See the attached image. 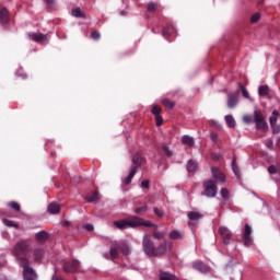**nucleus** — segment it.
Listing matches in <instances>:
<instances>
[{
  "instance_id": "1",
  "label": "nucleus",
  "mask_w": 280,
  "mask_h": 280,
  "mask_svg": "<svg viewBox=\"0 0 280 280\" xmlns=\"http://www.w3.org/2000/svg\"><path fill=\"white\" fill-rule=\"evenodd\" d=\"M211 174L212 178L203 183V194L207 198H215L218 194V186H215V183H221V185L226 183V175H224L220 168L212 167Z\"/></svg>"
},
{
  "instance_id": "2",
  "label": "nucleus",
  "mask_w": 280,
  "mask_h": 280,
  "mask_svg": "<svg viewBox=\"0 0 280 280\" xmlns=\"http://www.w3.org/2000/svg\"><path fill=\"white\" fill-rule=\"evenodd\" d=\"M114 226H116V229H119L120 231H125L126 229H137V226H154V229H156V225L152 224V222L145 221L137 215H133L129 219L114 221Z\"/></svg>"
},
{
  "instance_id": "3",
  "label": "nucleus",
  "mask_w": 280,
  "mask_h": 280,
  "mask_svg": "<svg viewBox=\"0 0 280 280\" xmlns=\"http://www.w3.org/2000/svg\"><path fill=\"white\" fill-rule=\"evenodd\" d=\"M30 253H32V243L28 240L18 242L12 249V255L16 257L19 264L20 259L27 257Z\"/></svg>"
},
{
  "instance_id": "4",
  "label": "nucleus",
  "mask_w": 280,
  "mask_h": 280,
  "mask_svg": "<svg viewBox=\"0 0 280 280\" xmlns=\"http://www.w3.org/2000/svg\"><path fill=\"white\" fill-rule=\"evenodd\" d=\"M142 246L145 255L153 257V255H163L165 253V246L161 245L158 250H154V243L150 241V235H145L142 241Z\"/></svg>"
},
{
  "instance_id": "5",
  "label": "nucleus",
  "mask_w": 280,
  "mask_h": 280,
  "mask_svg": "<svg viewBox=\"0 0 280 280\" xmlns=\"http://www.w3.org/2000/svg\"><path fill=\"white\" fill-rule=\"evenodd\" d=\"M143 163V158L136 155L132 159V166L130 168V172L128 176L125 179V185H130L132 183V178H135V175L137 174V170H139V166Z\"/></svg>"
},
{
  "instance_id": "6",
  "label": "nucleus",
  "mask_w": 280,
  "mask_h": 280,
  "mask_svg": "<svg viewBox=\"0 0 280 280\" xmlns=\"http://www.w3.org/2000/svg\"><path fill=\"white\" fill-rule=\"evenodd\" d=\"M20 266L23 268L24 280H34L36 279V272L33 268L30 267V260L25 258L20 259Z\"/></svg>"
},
{
  "instance_id": "7",
  "label": "nucleus",
  "mask_w": 280,
  "mask_h": 280,
  "mask_svg": "<svg viewBox=\"0 0 280 280\" xmlns=\"http://www.w3.org/2000/svg\"><path fill=\"white\" fill-rule=\"evenodd\" d=\"M254 117H255L256 128L258 130H264V131L268 130V122H266V119L264 118V116H261V114L255 112Z\"/></svg>"
},
{
  "instance_id": "8",
  "label": "nucleus",
  "mask_w": 280,
  "mask_h": 280,
  "mask_svg": "<svg viewBox=\"0 0 280 280\" xmlns=\"http://www.w3.org/2000/svg\"><path fill=\"white\" fill-rule=\"evenodd\" d=\"M244 235V244L246 246H250V244H253V237H250V235H253V228H250V225L245 224V230L243 232Z\"/></svg>"
},
{
  "instance_id": "9",
  "label": "nucleus",
  "mask_w": 280,
  "mask_h": 280,
  "mask_svg": "<svg viewBox=\"0 0 280 280\" xmlns=\"http://www.w3.org/2000/svg\"><path fill=\"white\" fill-rule=\"evenodd\" d=\"M240 104V95L237 93L228 94V107L235 108Z\"/></svg>"
},
{
  "instance_id": "10",
  "label": "nucleus",
  "mask_w": 280,
  "mask_h": 280,
  "mask_svg": "<svg viewBox=\"0 0 280 280\" xmlns=\"http://www.w3.org/2000/svg\"><path fill=\"white\" fill-rule=\"evenodd\" d=\"M219 233L223 240V244L228 245L231 243V231H229V228L226 226L220 228Z\"/></svg>"
},
{
  "instance_id": "11",
  "label": "nucleus",
  "mask_w": 280,
  "mask_h": 280,
  "mask_svg": "<svg viewBox=\"0 0 280 280\" xmlns=\"http://www.w3.org/2000/svg\"><path fill=\"white\" fill-rule=\"evenodd\" d=\"M80 268V261L72 260L63 266L65 272H75Z\"/></svg>"
},
{
  "instance_id": "12",
  "label": "nucleus",
  "mask_w": 280,
  "mask_h": 280,
  "mask_svg": "<svg viewBox=\"0 0 280 280\" xmlns=\"http://www.w3.org/2000/svg\"><path fill=\"white\" fill-rule=\"evenodd\" d=\"M47 240H49V233H47L45 231L37 232V234H36L37 244H45V242H47Z\"/></svg>"
},
{
  "instance_id": "13",
  "label": "nucleus",
  "mask_w": 280,
  "mask_h": 280,
  "mask_svg": "<svg viewBox=\"0 0 280 280\" xmlns=\"http://www.w3.org/2000/svg\"><path fill=\"white\" fill-rule=\"evenodd\" d=\"M182 143L184 145H188V148H194V145L196 144V141L194 140V137L183 136L182 137Z\"/></svg>"
},
{
  "instance_id": "14",
  "label": "nucleus",
  "mask_w": 280,
  "mask_h": 280,
  "mask_svg": "<svg viewBox=\"0 0 280 280\" xmlns=\"http://www.w3.org/2000/svg\"><path fill=\"white\" fill-rule=\"evenodd\" d=\"M192 268L195 270H198L199 272H209V267L205 264H202L201 261H197L192 265Z\"/></svg>"
},
{
  "instance_id": "15",
  "label": "nucleus",
  "mask_w": 280,
  "mask_h": 280,
  "mask_svg": "<svg viewBox=\"0 0 280 280\" xmlns=\"http://www.w3.org/2000/svg\"><path fill=\"white\" fill-rule=\"evenodd\" d=\"M186 167H187V172L189 174H194L198 170V162L190 160V161H188Z\"/></svg>"
},
{
  "instance_id": "16",
  "label": "nucleus",
  "mask_w": 280,
  "mask_h": 280,
  "mask_svg": "<svg viewBox=\"0 0 280 280\" xmlns=\"http://www.w3.org/2000/svg\"><path fill=\"white\" fill-rule=\"evenodd\" d=\"M48 212L51 213V215H56V213H60V205H58L57 202L49 203Z\"/></svg>"
},
{
  "instance_id": "17",
  "label": "nucleus",
  "mask_w": 280,
  "mask_h": 280,
  "mask_svg": "<svg viewBox=\"0 0 280 280\" xmlns=\"http://www.w3.org/2000/svg\"><path fill=\"white\" fill-rule=\"evenodd\" d=\"M187 217L189 218V220L191 222H198V220H200V218H202V214L197 211H190L187 213Z\"/></svg>"
},
{
  "instance_id": "18",
  "label": "nucleus",
  "mask_w": 280,
  "mask_h": 280,
  "mask_svg": "<svg viewBox=\"0 0 280 280\" xmlns=\"http://www.w3.org/2000/svg\"><path fill=\"white\" fill-rule=\"evenodd\" d=\"M118 248L122 255H130V253H131L130 246H128V244H126L124 242L118 243Z\"/></svg>"
},
{
  "instance_id": "19",
  "label": "nucleus",
  "mask_w": 280,
  "mask_h": 280,
  "mask_svg": "<svg viewBox=\"0 0 280 280\" xmlns=\"http://www.w3.org/2000/svg\"><path fill=\"white\" fill-rule=\"evenodd\" d=\"M109 253H110V257H113V259H117V257H119V243L112 245Z\"/></svg>"
},
{
  "instance_id": "20",
  "label": "nucleus",
  "mask_w": 280,
  "mask_h": 280,
  "mask_svg": "<svg viewBox=\"0 0 280 280\" xmlns=\"http://www.w3.org/2000/svg\"><path fill=\"white\" fill-rule=\"evenodd\" d=\"M240 90L242 92V95L245 100H248L249 102H255V100H253V97H250V93H248V90H246V88L244 85H242L241 83L238 84Z\"/></svg>"
},
{
  "instance_id": "21",
  "label": "nucleus",
  "mask_w": 280,
  "mask_h": 280,
  "mask_svg": "<svg viewBox=\"0 0 280 280\" xmlns=\"http://www.w3.org/2000/svg\"><path fill=\"white\" fill-rule=\"evenodd\" d=\"M0 23H2V25L8 23V9L5 8L0 9Z\"/></svg>"
},
{
  "instance_id": "22",
  "label": "nucleus",
  "mask_w": 280,
  "mask_h": 280,
  "mask_svg": "<svg viewBox=\"0 0 280 280\" xmlns=\"http://www.w3.org/2000/svg\"><path fill=\"white\" fill-rule=\"evenodd\" d=\"M2 224L8 226L9 229H19L20 228L19 223H16L12 220H8V219H2Z\"/></svg>"
},
{
  "instance_id": "23",
  "label": "nucleus",
  "mask_w": 280,
  "mask_h": 280,
  "mask_svg": "<svg viewBox=\"0 0 280 280\" xmlns=\"http://www.w3.org/2000/svg\"><path fill=\"white\" fill-rule=\"evenodd\" d=\"M72 16L75 19H85L84 12H82V9L75 8L71 11Z\"/></svg>"
},
{
  "instance_id": "24",
  "label": "nucleus",
  "mask_w": 280,
  "mask_h": 280,
  "mask_svg": "<svg viewBox=\"0 0 280 280\" xmlns=\"http://www.w3.org/2000/svg\"><path fill=\"white\" fill-rule=\"evenodd\" d=\"M160 280H178V278H176V276H174L170 272H161Z\"/></svg>"
},
{
  "instance_id": "25",
  "label": "nucleus",
  "mask_w": 280,
  "mask_h": 280,
  "mask_svg": "<svg viewBox=\"0 0 280 280\" xmlns=\"http://www.w3.org/2000/svg\"><path fill=\"white\" fill-rule=\"evenodd\" d=\"M85 200H88V202H96V200H100V194L91 192L86 195Z\"/></svg>"
},
{
  "instance_id": "26",
  "label": "nucleus",
  "mask_w": 280,
  "mask_h": 280,
  "mask_svg": "<svg viewBox=\"0 0 280 280\" xmlns=\"http://www.w3.org/2000/svg\"><path fill=\"white\" fill-rule=\"evenodd\" d=\"M268 93H269L268 85H261L258 88V95H260V97H267Z\"/></svg>"
},
{
  "instance_id": "27",
  "label": "nucleus",
  "mask_w": 280,
  "mask_h": 280,
  "mask_svg": "<svg viewBox=\"0 0 280 280\" xmlns=\"http://www.w3.org/2000/svg\"><path fill=\"white\" fill-rule=\"evenodd\" d=\"M224 119L228 127L235 128V118L232 115H226Z\"/></svg>"
},
{
  "instance_id": "28",
  "label": "nucleus",
  "mask_w": 280,
  "mask_h": 280,
  "mask_svg": "<svg viewBox=\"0 0 280 280\" xmlns=\"http://www.w3.org/2000/svg\"><path fill=\"white\" fill-rule=\"evenodd\" d=\"M48 42H49V37H47V35L43 33L36 34V43H48Z\"/></svg>"
},
{
  "instance_id": "29",
  "label": "nucleus",
  "mask_w": 280,
  "mask_h": 280,
  "mask_svg": "<svg viewBox=\"0 0 280 280\" xmlns=\"http://www.w3.org/2000/svg\"><path fill=\"white\" fill-rule=\"evenodd\" d=\"M168 237L171 240H180L183 237V232H180V231H172V232H170Z\"/></svg>"
},
{
  "instance_id": "30",
  "label": "nucleus",
  "mask_w": 280,
  "mask_h": 280,
  "mask_svg": "<svg viewBox=\"0 0 280 280\" xmlns=\"http://www.w3.org/2000/svg\"><path fill=\"white\" fill-rule=\"evenodd\" d=\"M277 119H279V112L278 110H273L271 116L269 117L270 126L277 124Z\"/></svg>"
},
{
  "instance_id": "31",
  "label": "nucleus",
  "mask_w": 280,
  "mask_h": 280,
  "mask_svg": "<svg viewBox=\"0 0 280 280\" xmlns=\"http://www.w3.org/2000/svg\"><path fill=\"white\" fill-rule=\"evenodd\" d=\"M8 207L13 209V211H16V212L21 211V205H19V202H16V201L9 202Z\"/></svg>"
},
{
  "instance_id": "32",
  "label": "nucleus",
  "mask_w": 280,
  "mask_h": 280,
  "mask_svg": "<svg viewBox=\"0 0 280 280\" xmlns=\"http://www.w3.org/2000/svg\"><path fill=\"white\" fill-rule=\"evenodd\" d=\"M232 170L236 178H240V167H237V164H235V160L232 161Z\"/></svg>"
},
{
  "instance_id": "33",
  "label": "nucleus",
  "mask_w": 280,
  "mask_h": 280,
  "mask_svg": "<svg viewBox=\"0 0 280 280\" xmlns=\"http://www.w3.org/2000/svg\"><path fill=\"white\" fill-rule=\"evenodd\" d=\"M158 9H159V5L154 2H150L148 4V12H156Z\"/></svg>"
},
{
  "instance_id": "34",
  "label": "nucleus",
  "mask_w": 280,
  "mask_h": 280,
  "mask_svg": "<svg viewBox=\"0 0 280 280\" xmlns=\"http://www.w3.org/2000/svg\"><path fill=\"white\" fill-rule=\"evenodd\" d=\"M152 115H154L155 117H159L161 115V107L154 105L151 109Z\"/></svg>"
},
{
  "instance_id": "35",
  "label": "nucleus",
  "mask_w": 280,
  "mask_h": 280,
  "mask_svg": "<svg viewBox=\"0 0 280 280\" xmlns=\"http://www.w3.org/2000/svg\"><path fill=\"white\" fill-rule=\"evenodd\" d=\"M270 126H271L272 133L273 135H279V132H280V125L276 122V124L270 125Z\"/></svg>"
},
{
  "instance_id": "36",
  "label": "nucleus",
  "mask_w": 280,
  "mask_h": 280,
  "mask_svg": "<svg viewBox=\"0 0 280 280\" xmlns=\"http://www.w3.org/2000/svg\"><path fill=\"white\" fill-rule=\"evenodd\" d=\"M259 19H261V13H255L252 18H250V23L255 24L259 21Z\"/></svg>"
},
{
  "instance_id": "37",
  "label": "nucleus",
  "mask_w": 280,
  "mask_h": 280,
  "mask_svg": "<svg viewBox=\"0 0 280 280\" xmlns=\"http://www.w3.org/2000/svg\"><path fill=\"white\" fill-rule=\"evenodd\" d=\"M163 104H164L165 108H170V109L174 108V106H175L174 102H172L170 100H164Z\"/></svg>"
},
{
  "instance_id": "38",
  "label": "nucleus",
  "mask_w": 280,
  "mask_h": 280,
  "mask_svg": "<svg viewBox=\"0 0 280 280\" xmlns=\"http://www.w3.org/2000/svg\"><path fill=\"white\" fill-rule=\"evenodd\" d=\"M172 31H174V26L164 28L163 32H162L164 38H167Z\"/></svg>"
},
{
  "instance_id": "39",
  "label": "nucleus",
  "mask_w": 280,
  "mask_h": 280,
  "mask_svg": "<svg viewBox=\"0 0 280 280\" xmlns=\"http://www.w3.org/2000/svg\"><path fill=\"white\" fill-rule=\"evenodd\" d=\"M268 173L269 174H279V167L275 166V165H270L268 167Z\"/></svg>"
},
{
  "instance_id": "40",
  "label": "nucleus",
  "mask_w": 280,
  "mask_h": 280,
  "mask_svg": "<svg viewBox=\"0 0 280 280\" xmlns=\"http://www.w3.org/2000/svg\"><path fill=\"white\" fill-rule=\"evenodd\" d=\"M148 211V205H144L140 208H136L135 213H145Z\"/></svg>"
},
{
  "instance_id": "41",
  "label": "nucleus",
  "mask_w": 280,
  "mask_h": 280,
  "mask_svg": "<svg viewBox=\"0 0 280 280\" xmlns=\"http://www.w3.org/2000/svg\"><path fill=\"white\" fill-rule=\"evenodd\" d=\"M221 197L223 198V200H229V189L222 188L221 189Z\"/></svg>"
},
{
  "instance_id": "42",
  "label": "nucleus",
  "mask_w": 280,
  "mask_h": 280,
  "mask_svg": "<svg viewBox=\"0 0 280 280\" xmlns=\"http://www.w3.org/2000/svg\"><path fill=\"white\" fill-rule=\"evenodd\" d=\"M140 187L142 189H150V180L148 179L142 180Z\"/></svg>"
},
{
  "instance_id": "43",
  "label": "nucleus",
  "mask_w": 280,
  "mask_h": 280,
  "mask_svg": "<svg viewBox=\"0 0 280 280\" xmlns=\"http://www.w3.org/2000/svg\"><path fill=\"white\" fill-rule=\"evenodd\" d=\"M265 145L269 148V150H272V148H275V142L272 141V139H268L266 140Z\"/></svg>"
},
{
  "instance_id": "44",
  "label": "nucleus",
  "mask_w": 280,
  "mask_h": 280,
  "mask_svg": "<svg viewBox=\"0 0 280 280\" xmlns=\"http://www.w3.org/2000/svg\"><path fill=\"white\" fill-rule=\"evenodd\" d=\"M210 139L211 141H213L214 143H218L220 141V137L218 136V133H211L210 135Z\"/></svg>"
},
{
  "instance_id": "45",
  "label": "nucleus",
  "mask_w": 280,
  "mask_h": 280,
  "mask_svg": "<svg viewBox=\"0 0 280 280\" xmlns=\"http://www.w3.org/2000/svg\"><path fill=\"white\" fill-rule=\"evenodd\" d=\"M163 152L166 154V156H172V150L167 145L163 147Z\"/></svg>"
},
{
  "instance_id": "46",
  "label": "nucleus",
  "mask_w": 280,
  "mask_h": 280,
  "mask_svg": "<svg viewBox=\"0 0 280 280\" xmlns=\"http://www.w3.org/2000/svg\"><path fill=\"white\" fill-rule=\"evenodd\" d=\"M155 120H156V126H163V117L160 116H155Z\"/></svg>"
},
{
  "instance_id": "47",
  "label": "nucleus",
  "mask_w": 280,
  "mask_h": 280,
  "mask_svg": "<svg viewBox=\"0 0 280 280\" xmlns=\"http://www.w3.org/2000/svg\"><path fill=\"white\" fill-rule=\"evenodd\" d=\"M243 121H245V124H250L253 121V116H244Z\"/></svg>"
},
{
  "instance_id": "48",
  "label": "nucleus",
  "mask_w": 280,
  "mask_h": 280,
  "mask_svg": "<svg viewBox=\"0 0 280 280\" xmlns=\"http://www.w3.org/2000/svg\"><path fill=\"white\" fill-rule=\"evenodd\" d=\"M93 40H100V32H92Z\"/></svg>"
},
{
  "instance_id": "49",
  "label": "nucleus",
  "mask_w": 280,
  "mask_h": 280,
  "mask_svg": "<svg viewBox=\"0 0 280 280\" xmlns=\"http://www.w3.org/2000/svg\"><path fill=\"white\" fill-rule=\"evenodd\" d=\"M154 213L155 215H158V218H163V212L161 210H159V208H154Z\"/></svg>"
},
{
  "instance_id": "50",
  "label": "nucleus",
  "mask_w": 280,
  "mask_h": 280,
  "mask_svg": "<svg viewBox=\"0 0 280 280\" xmlns=\"http://www.w3.org/2000/svg\"><path fill=\"white\" fill-rule=\"evenodd\" d=\"M154 238L155 240H163V233H161V232L155 233Z\"/></svg>"
},
{
  "instance_id": "51",
  "label": "nucleus",
  "mask_w": 280,
  "mask_h": 280,
  "mask_svg": "<svg viewBox=\"0 0 280 280\" xmlns=\"http://www.w3.org/2000/svg\"><path fill=\"white\" fill-rule=\"evenodd\" d=\"M45 3L48 5V8H52L54 0H45Z\"/></svg>"
},
{
  "instance_id": "52",
  "label": "nucleus",
  "mask_w": 280,
  "mask_h": 280,
  "mask_svg": "<svg viewBox=\"0 0 280 280\" xmlns=\"http://www.w3.org/2000/svg\"><path fill=\"white\" fill-rule=\"evenodd\" d=\"M83 228L86 229V231H93V224H85Z\"/></svg>"
},
{
  "instance_id": "53",
  "label": "nucleus",
  "mask_w": 280,
  "mask_h": 280,
  "mask_svg": "<svg viewBox=\"0 0 280 280\" xmlns=\"http://www.w3.org/2000/svg\"><path fill=\"white\" fill-rule=\"evenodd\" d=\"M28 37L31 38V40L36 42V33L28 34Z\"/></svg>"
},
{
  "instance_id": "54",
  "label": "nucleus",
  "mask_w": 280,
  "mask_h": 280,
  "mask_svg": "<svg viewBox=\"0 0 280 280\" xmlns=\"http://www.w3.org/2000/svg\"><path fill=\"white\" fill-rule=\"evenodd\" d=\"M22 78H23V80H25V79L27 78V75H26V74H24V75H22Z\"/></svg>"
},
{
  "instance_id": "55",
  "label": "nucleus",
  "mask_w": 280,
  "mask_h": 280,
  "mask_svg": "<svg viewBox=\"0 0 280 280\" xmlns=\"http://www.w3.org/2000/svg\"><path fill=\"white\" fill-rule=\"evenodd\" d=\"M104 257H105L106 259H108V254H104Z\"/></svg>"
},
{
  "instance_id": "56",
  "label": "nucleus",
  "mask_w": 280,
  "mask_h": 280,
  "mask_svg": "<svg viewBox=\"0 0 280 280\" xmlns=\"http://www.w3.org/2000/svg\"><path fill=\"white\" fill-rule=\"evenodd\" d=\"M65 225L69 224V222H63Z\"/></svg>"
},
{
  "instance_id": "57",
  "label": "nucleus",
  "mask_w": 280,
  "mask_h": 280,
  "mask_svg": "<svg viewBox=\"0 0 280 280\" xmlns=\"http://www.w3.org/2000/svg\"><path fill=\"white\" fill-rule=\"evenodd\" d=\"M40 257H43V252L39 253Z\"/></svg>"
},
{
  "instance_id": "58",
  "label": "nucleus",
  "mask_w": 280,
  "mask_h": 280,
  "mask_svg": "<svg viewBox=\"0 0 280 280\" xmlns=\"http://www.w3.org/2000/svg\"><path fill=\"white\" fill-rule=\"evenodd\" d=\"M120 14H124V11H121V13Z\"/></svg>"
},
{
  "instance_id": "59",
  "label": "nucleus",
  "mask_w": 280,
  "mask_h": 280,
  "mask_svg": "<svg viewBox=\"0 0 280 280\" xmlns=\"http://www.w3.org/2000/svg\"><path fill=\"white\" fill-rule=\"evenodd\" d=\"M37 259H38V252H37Z\"/></svg>"
}]
</instances>
